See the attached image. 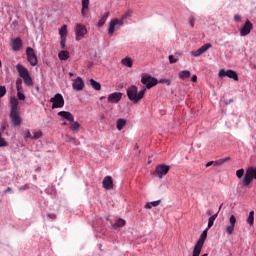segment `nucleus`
Here are the masks:
<instances>
[{
  "label": "nucleus",
  "instance_id": "nucleus-1",
  "mask_svg": "<svg viewBox=\"0 0 256 256\" xmlns=\"http://www.w3.org/2000/svg\"><path fill=\"white\" fill-rule=\"evenodd\" d=\"M129 17H131V11H127L125 14L121 16L120 19L119 18L112 19L109 23L108 35H110V37H113V33L121 29V27L125 25V19Z\"/></svg>",
  "mask_w": 256,
  "mask_h": 256
},
{
  "label": "nucleus",
  "instance_id": "nucleus-2",
  "mask_svg": "<svg viewBox=\"0 0 256 256\" xmlns=\"http://www.w3.org/2000/svg\"><path fill=\"white\" fill-rule=\"evenodd\" d=\"M11 110H10V119L14 127H19L21 125V116H19V100L15 97L10 99Z\"/></svg>",
  "mask_w": 256,
  "mask_h": 256
},
{
  "label": "nucleus",
  "instance_id": "nucleus-3",
  "mask_svg": "<svg viewBox=\"0 0 256 256\" xmlns=\"http://www.w3.org/2000/svg\"><path fill=\"white\" fill-rule=\"evenodd\" d=\"M145 91H147V89L144 88L139 91L137 86L132 85L127 89V97L132 103H139V101L145 97Z\"/></svg>",
  "mask_w": 256,
  "mask_h": 256
},
{
  "label": "nucleus",
  "instance_id": "nucleus-4",
  "mask_svg": "<svg viewBox=\"0 0 256 256\" xmlns=\"http://www.w3.org/2000/svg\"><path fill=\"white\" fill-rule=\"evenodd\" d=\"M253 179H256V167H249L240 183L242 187H249L253 183Z\"/></svg>",
  "mask_w": 256,
  "mask_h": 256
},
{
  "label": "nucleus",
  "instance_id": "nucleus-5",
  "mask_svg": "<svg viewBox=\"0 0 256 256\" xmlns=\"http://www.w3.org/2000/svg\"><path fill=\"white\" fill-rule=\"evenodd\" d=\"M207 229L202 232L200 238L198 239L197 243L194 246L192 256H200L201 251L203 249V245H205V239H207Z\"/></svg>",
  "mask_w": 256,
  "mask_h": 256
},
{
  "label": "nucleus",
  "instance_id": "nucleus-6",
  "mask_svg": "<svg viewBox=\"0 0 256 256\" xmlns=\"http://www.w3.org/2000/svg\"><path fill=\"white\" fill-rule=\"evenodd\" d=\"M50 103H52V109H61V107L65 106V99L63 95L57 93L50 99Z\"/></svg>",
  "mask_w": 256,
  "mask_h": 256
},
{
  "label": "nucleus",
  "instance_id": "nucleus-7",
  "mask_svg": "<svg viewBox=\"0 0 256 256\" xmlns=\"http://www.w3.org/2000/svg\"><path fill=\"white\" fill-rule=\"evenodd\" d=\"M141 83L143 85H146V89H151L152 87H155L159 82L156 78L151 77V75H143L141 78Z\"/></svg>",
  "mask_w": 256,
  "mask_h": 256
},
{
  "label": "nucleus",
  "instance_id": "nucleus-8",
  "mask_svg": "<svg viewBox=\"0 0 256 256\" xmlns=\"http://www.w3.org/2000/svg\"><path fill=\"white\" fill-rule=\"evenodd\" d=\"M26 55H27V61L32 65V67L37 66L38 60H37V54H35V50L33 48L28 47L26 49Z\"/></svg>",
  "mask_w": 256,
  "mask_h": 256
},
{
  "label": "nucleus",
  "instance_id": "nucleus-9",
  "mask_svg": "<svg viewBox=\"0 0 256 256\" xmlns=\"http://www.w3.org/2000/svg\"><path fill=\"white\" fill-rule=\"evenodd\" d=\"M171 169V166L167 164H159L156 166V174L158 175L159 179H163L165 175L169 173V170Z\"/></svg>",
  "mask_w": 256,
  "mask_h": 256
},
{
  "label": "nucleus",
  "instance_id": "nucleus-10",
  "mask_svg": "<svg viewBox=\"0 0 256 256\" xmlns=\"http://www.w3.org/2000/svg\"><path fill=\"white\" fill-rule=\"evenodd\" d=\"M219 77H229V79H233L234 81H239V75H237V72L233 70H227L221 69L218 73Z\"/></svg>",
  "mask_w": 256,
  "mask_h": 256
},
{
  "label": "nucleus",
  "instance_id": "nucleus-11",
  "mask_svg": "<svg viewBox=\"0 0 256 256\" xmlns=\"http://www.w3.org/2000/svg\"><path fill=\"white\" fill-rule=\"evenodd\" d=\"M253 30V23L249 20H246L243 27L240 29V36L241 37H247L249 33Z\"/></svg>",
  "mask_w": 256,
  "mask_h": 256
},
{
  "label": "nucleus",
  "instance_id": "nucleus-12",
  "mask_svg": "<svg viewBox=\"0 0 256 256\" xmlns=\"http://www.w3.org/2000/svg\"><path fill=\"white\" fill-rule=\"evenodd\" d=\"M87 35V27L83 24L76 25V41H81Z\"/></svg>",
  "mask_w": 256,
  "mask_h": 256
},
{
  "label": "nucleus",
  "instance_id": "nucleus-13",
  "mask_svg": "<svg viewBox=\"0 0 256 256\" xmlns=\"http://www.w3.org/2000/svg\"><path fill=\"white\" fill-rule=\"evenodd\" d=\"M211 47V43H206L203 46H201L198 50L191 51L190 54L192 55V57H201V55H203V53H205L206 51H209Z\"/></svg>",
  "mask_w": 256,
  "mask_h": 256
},
{
  "label": "nucleus",
  "instance_id": "nucleus-14",
  "mask_svg": "<svg viewBox=\"0 0 256 256\" xmlns=\"http://www.w3.org/2000/svg\"><path fill=\"white\" fill-rule=\"evenodd\" d=\"M72 87L74 91H83V88L85 87V82H83V78L77 77L72 83Z\"/></svg>",
  "mask_w": 256,
  "mask_h": 256
},
{
  "label": "nucleus",
  "instance_id": "nucleus-15",
  "mask_svg": "<svg viewBox=\"0 0 256 256\" xmlns=\"http://www.w3.org/2000/svg\"><path fill=\"white\" fill-rule=\"evenodd\" d=\"M123 94L120 92H114L108 96L109 103H119Z\"/></svg>",
  "mask_w": 256,
  "mask_h": 256
},
{
  "label": "nucleus",
  "instance_id": "nucleus-16",
  "mask_svg": "<svg viewBox=\"0 0 256 256\" xmlns=\"http://www.w3.org/2000/svg\"><path fill=\"white\" fill-rule=\"evenodd\" d=\"M16 69H17V71L19 73V76L22 79L30 75L29 74V70L25 66H23L22 64H17L16 65Z\"/></svg>",
  "mask_w": 256,
  "mask_h": 256
},
{
  "label": "nucleus",
  "instance_id": "nucleus-17",
  "mask_svg": "<svg viewBox=\"0 0 256 256\" xmlns=\"http://www.w3.org/2000/svg\"><path fill=\"white\" fill-rule=\"evenodd\" d=\"M58 116L62 117V119H66V121H70V123H73V121H75V117L73 116V114H71V112L60 111L58 112Z\"/></svg>",
  "mask_w": 256,
  "mask_h": 256
},
{
  "label": "nucleus",
  "instance_id": "nucleus-18",
  "mask_svg": "<svg viewBox=\"0 0 256 256\" xmlns=\"http://www.w3.org/2000/svg\"><path fill=\"white\" fill-rule=\"evenodd\" d=\"M102 185L106 190L113 189V178L111 176L104 177Z\"/></svg>",
  "mask_w": 256,
  "mask_h": 256
},
{
  "label": "nucleus",
  "instance_id": "nucleus-19",
  "mask_svg": "<svg viewBox=\"0 0 256 256\" xmlns=\"http://www.w3.org/2000/svg\"><path fill=\"white\" fill-rule=\"evenodd\" d=\"M13 51H21V47H23V41L21 38H16L11 40Z\"/></svg>",
  "mask_w": 256,
  "mask_h": 256
},
{
  "label": "nucleus",
  "instance_id": "nucleus-20",
  "mask_svg": "<svg viewBox=\"0 0 256 256\" xmlns=\"http://www.w3.org/2000/svg\"><path fill=\"white\" fill-rule=\"evenodd\" d=\"M87 9H89V0H82L81 14L83 17H87Z\"/></svg>",
  "mask_w": 256,
  "mask_h": 256
},
{
  "label": "nucleus",
  "instance_id": "nucleus-21",
  "mask_svg": "<svg viewBox=\"0 0 256 256\" xmlns=\"http://www.w3.org/2000/svg\"><path fill=\"white\" fill-rule=\"evenodd\" d=\"M107 19H109V12H105L98 21V27H103L105 23H107Z\"/></svg>",
  "mask_w": 256,
  "mask_h": 256
},
{
  "label": "nucleus",
  "instance_id": "nucleus-22",
  "mask_svg": "<svg viewBox=\"0 0 256 256\" xmlns=\"http://www.w3.org/2000/svg\"><path fill=\"white\" fill-rule=\"evenodd\" d=\"M125 125H127V120L119 118L116 122V129H118V131H122Z\"/></svg>",
  "mask_w": 256,
  "mask_h": 256
},
{
  "label": "nucleus",
  "instance_id": "nucleus-23",
  "mask_svg": "<svg viewBox=\"0 0 256 256\" xmlns=\"http://www.w3.org/2000/svg\"><path fill=\"white\" fill-rule=\"evenodd\" d=\"M178 77L184 81V79H189V77H191V72L189 70L180 71Z\"/></svg>",
  "mask_w": 256,
  "mask_h": 256
},
{
  "label": "nucleus",
  "instance_id": "nucleus-24",
  "mask_svg": "<svg viewBox=\"0 0 256 256\" xmlns=\"http://www.w3.org/2000/svg\"><path fill=\"white\" fill-rule=\"evenodd\" d=\"M217 217H219V212H217L216 214L212 215L209 219H208V226H207V230L211 229V227H213L214 223H215V219H217Z\"/></svg>",
  "mask_w": 256,
  "mask_h": 256
},
{
  "label": "nucleus",
  "instance_id": "nucleus-25",
  "mask_svg": "<svg viewBox=\"0 0 256 256\" xmlns=\"http://www.w3.org/2000/svg\"><path fill=\"white\" fill-rule=\"evenodd\" d=\"M58 58L60 59V61H67V59H69V51L62 50L61 52H59Z\"/></svg>",
  "mask_w": 256,
  "mask_h": 256
},
{
  "label": "nucleus",
  "instance_id": "nucleus-26",
  "mask_svg": "<svg viewBox=\"0 0 256 256\" xmlns=\"http://www.w3.org/2000/svg\"><path fill=\"white\" fill-rule=\"evenodd\" d=\"M59 35H60V39H67V25L64 24L59 29Z\"/></svg>",
  "mask_w": 256,
  "mask_h": 256
},
{
  "label": "nucleus",
  "instance_id": "nucleus-27",
  "mask_svg": "<svg viewBox=\"0 0 256 256\" xmlns=\"http://www.w3.org/2000/svg\"><path fill=\"white\" fill-rule=\"evenodd\" d=\"M80 127H81V124H80L79 122L73 121V122L70 124V129H71V131H73L74 133H79Z\"/></svg>",
  "mask_w": 256,
  "mask_h": 256
},
{
  "label": "nucleus",
  "instance_id": "nucleus-28",
  "mask_svg": "<svg viewBox=\"0 0 256 256\" xmlns=\"http://www.w3.org/2000/svg\"><path fill=\"white\" fill-rule=\"evenodd\" d=\"M160 204H161V200L148 202L145 205V209H153V207H159Z\"/></svg>",
  "mask_w": 256,
  "mask_h": 256
},
{
  "label": "nucleus",
  "instance_id": "nucleus-29",
  "mask_svg": "<svg viewBox=\"0 0 256 256\" xmlns=\"http://www.w3.org/2000/svg\"><path fill=\"white\" fill-rule=\"evenodd\" d=\"M23 81L27 87H33V78H31V74H28V76H25L23 78Z\"/></svg>",
  "mask_w": 256,
  "mask_h": 256
},
{
  "label": "nucleus",
  "instance_id": "nucleus-30",
  "mask_svg": "<svg viewBox=\"0 0 256 256\" xmlns=\"http://www.w3.org/2000/svg\"><path fill=\"white\" fill-rule=\"evenodd\" d=\"M90 85L95 89V91H101V83L95 81L94 79H90Z\"/></svg>",
  "mask_w": 256,
  "mask_h": 256
},
{
  "label": "nucleus",
  "instance_id": "nucleus-31",
  "mask_svg": "<svg viewBox=\"0 0 256 256\" xmlns=\"http://www.w3.org/2000/svg\"><path fill=\"white\" fill-rule=\"evenodd\" d=\"M247 223H248V225H253V223H255V212L254 211L249 212V216L247 218Z\"/></svg>",
  "mask_w": 256,
  "mask_h": 256
},
{
  "label": "nucleus",
  "instance_id": "nucleus-32",
  "mask_svg": "<svg viewBox=\"0 0 256 256\" xmlns=\"http://www.w3.org/2000/svg\"><path fill=\"white\" fill-rule=\"evenodd\" d=\"M121 63L125 67H133V60L131 58H124L122 59Z\"/></svg>",
  "mask_w": 256,
  "mask_h": 256
},
{
  "label": "nucleus",
  "instance_id": "nucleus-33",
  "mask_svg": "<svg viewBox=\"0 0 256 256\" xmlns=\"http://www.w3.org/2000/svg\"><path fill=\"white\" fill-rule=\"evenodd\" d=\"M113 229H117V228H119V227H125V220H123V219H118L117 221H116V223H114L113 224Z\"/></svg>",
  "mask_w": 256,
  "mask_h": 256
},
{
  "label": "nucleus",
  "instance_id": "nucleus-34",
  "mask_svg": "<svg viewBox=\"0 0 256 256\" xmlns=\"http://www.w3.org/2000/svg\"><path fill=\"white\" fill-rule=\"evenodd\" d=\"M16 89H17V93L23 92V80L21 79L16 80Z\"/></svg>",
  "mask_w": 256,
  "mask_h": 256
},
{
  "label": "nucleus",
  "instance_id": "nucleus-35",
  "mask_svg": "<svg viewBox=\"0 0 256 256\" xmlns=\"http://www.w3.org/2000/svg\"><path fill=\"white\" fill-rule=\"evenodd\" d=\"M211 165H214L215 167H218L219 165H223V162H218V161H210L208 162L205 167H211Z\"/></svg>",
  "mask_w": 256,
  "mask_h": 256
},
{
  "label": "nucleus",
  "instance_id": "nucleus-36",
  "mask_svg": "<svg viewBox=\"0 0 256 256\" xmlns=\"http://www.w3.org/2000/svg\"><path fill=\"white\" fill-rule=\"evenodd\" d=\"M5 95H7V88L5 86L0 85V99L2 97H5Z\"/></svg>",
  "mask_w": 256,
  "mask_h": 256
},
{
  "label": "nucleus",
  "instance_id": "nucleus-37",
  "mask_svg": "<svg viewBox=\"0 0 256 256\" xmlns=\"http://www.w3.org/2000/svg\"><path fill=\"white\" fill-rule=\"evenodd\" d=\"M41 137H43V132L36 131L33 133L32 139H41Z\"/></svg>",
  "mask_w": 256,
  "mask_h": 256
},
{
  "label": "nucleus",
  "instance_id": "nucleus-38",
  "mask_svg": "<svg viewBox=\"0 0 256 256\" xmlns=\"http://www.w3.org/2000/svg\"><path fill=\"white\" fill-rule=\"evenodd\" d=\"M67 142L73 143L74 145H79V141L73 137L67 136Z\"/></svg>",
  "mask_w": 256,
  "mask_h": 256
},
{
  "label": "nucleus",
  "instance_id": "nucleus-39",
  "mask_svg": "<svg viewBox=\"0 0 256 256\" xmlns=\"http://www.w3.org/2000/svg\"><path fill=\"white\" fill-rule=\"evenodd\" d=\"M243 175H245V170L243 168L236 171V176L238 179H241Z\"/></svg>",
  "mask_w": 256,
  "mask_h": 256
},
{
  "label": "nucleus",
  "instance_id": "nucleus-40",
  "mask_svg": "<svg viewBox=\"0 0 256 256\" xmlns=\"http://www.w3.org/2000/svg\"><path fill=\"white\" fill-rule=\"evenodd\" d=\"M233 231H235V226H227L226 227V233H228V235H233Z\"/></svg>",
  "mask_w": 256,
  "mask_h": 256
},
{
  "label": "nucleus",
  "instance_id": "nucleus-41",
  "mask_svg": "<svg viewBox=\"0 0 256 256\" xmlns=\"http://www.w3.org/2000/svg\"><path fill=\"white\" fill-rule=\"evenodd\" d=\"M24 138L25 139H33V134L29 130L24 131Z\"/></svg>",
  "mask_w": 256,
  "mask_h": 256
},
{
  "label": "nucleus",
  "instance_id": "nucleus-42",
  "mask_svg": "<svg viewBox=\"0 0 256 256\" xmlns=\"http://www.w3.org/2000/svg\"><path fill=\"white\" fill-rule=\"evenodd\" d=\"M230 225L235 227V223H237V218H235V215H231L229 219Z\"/></svg>",
  "mask_w": 256,
  "mask_h": 256
},
{
  "label": "nucleus",
  "instance_id": "nucleus-43",
  "mask_svg": "<svg viewBox=\"0 0 256 256\" xmlns=\"http://www.w3.org/2000/svg\"><path fill=\"white\" fill-rule=\"evenodd\" d=\"M158 83H162L165 85H171V79H160Z\"/></svg>",
  "mask_w": 256,
  "mask_h": 256
},
{
  "label": "nucleus",
  "instance_id": "nucleus-44",
  "mask_svg": "<svg viewBox=\"0 0 256 256\" xmlns=\"http://www.w3.org/2000/svg\"><path fill=\"white\" fill-rule=\"evenodd\" d=\"M60 47L61 49H65V44L67 43V38H60Z\"/></svg>",
  "mask_w": 256,
  "mask_h": 256
},
{
  "label": "nucleus",
  "instance_id": "nucleus-45",
  "mask_svg": "<svg viewBox=\"0 0 256 256\" xmlns=\"http://www.w3.org/2000/svg\"><path fill=\"white\" fill-rule=\"evenodd\" d=\"M168 59H169V63H171V64L177 63V61H178V59L175 58V56H173V55H169Z\"/></svg>",
  "mask_w": 256,
  "mask_h": 256
},
{
  "label": "nucleus",
  "instance_id": "nucleus-46",
  "mask_svg": "<svg viewBox=\"0 0 256 256\" xmlns=\"http://www.w3.org/2000/svg\"><path fill=\"white\" fill-rule=\"evenodd\" d=\"M17 97L20 101H25V94L23 92H17Z\"/></svg>",
  "mask_w": 256,
  "mask_h": 256
},
{
  "label": "nucleus",
  "instance_id": "nucleus-47",
  "mask_svg": "<svg viewBox=\"0 0 256 256\" xmlns=\"http://www.w3.org/2000/svg\"><path fill=\"white\" fill-rule=\"evenodd\" d=\"M0 147H7V141H5V138L0 136Z\"/></svg>",
  "mask_w": 256,
  "mask_h": 256
},
{
  "label": "nucleus",
  "instance_id": "nucleus-48",
  "mask_svg": "<svg viewBox=\"0 0 256 256\" xmlns=\"http://www.w3.org/2000/svg\"><path fill=\"white\" fill-rule=\"evenodd\" d=\"M189 24L190 27H195V18H190Z\"/></svg>",
  "mask_w": 256,
  "mask_h": 256
},
{
  "label": "nucleus",
  "instance_id": "nucleus-49",
  "mask_svg": "<svg viewBox=\"0 0 256 256\" xmlns=\"http://www.w3.org/2000/svg\"><path fill=\"white\" fill-rule=\"evenodd\" d=\"M234 21H236V23L239 22V21H241V17H240L238 14H236V15L234 16Z\"/></svg>",
  "mask_w": 256,
  "mask_h": 256
},
{
  "label": "nucleus",
  "instance_id": "nucleus-50",
  "mask_svg": "<svg viewBox=\"0 0 256 256\" xmlns=\"http://www.w3.org/2000/svg\"><path fill=\"white\" fill-rule=\"evenodd\" d=\"M191 80L193 83H197V75H193Z\"/></svg>",
  "mask_w": 256,
  "mask_h": 256
},
{
  "label": "nucleus",
  "instance_id": "nucleus-51",
  "mask_svg": "<svg viewBox=\"0 0 256 256\" xmlns=\"http://www.w3.org/2000/svg\"><path fill=\"white\" fill-rule=\"evenodd\" d=\"M48 217H49L50 219H56L57 215H55V214H49Z\"/></svg>",
  "mask_w": 256,
  "mask_h": 256
},
{
  "label": "nucleus",
  "instance_id": "nucleus-52",
  "mask_svg": "<svg viewBox=\"0 0 256 256\" xmlns=\"http://www.w3.org/2000/svg\"><path fill=\"white\" fill-rule=\"evenodd\" d=\"M11 191H12V188L8 187L6 190H4V193H11Z\"/></svg>",
  "mask_w": 256,
  "mask_h": 256
},
{
  "label": "nucleus",
  "instance_id": "nucleus-53",
  "mask_svg": "<svg viewBox=\"0 0 256 256\" xmlns=\"http://www.w3.org/2000/svg\"><path fill=\"white\" fill-rule=\"evenodd\" d=\"M230 159H231V158L226 157V158H224V159H221L220 161H230Z\"/></svg>",
  "mask_w": 256,
  "mask_h": 256
},
{
  "label": "nucleus",
  "instance_id": "nucleus-54",
  "mask_svg": "<svg viewBox=\"0 0 256 256\" xmlns=\"http://www.w3.org/2000/svg\"><path fill=\"white\" fill-rule=\"evenodd\" d=\"M134 149H139V145L136 144V145L134 146Z\"/></svg>",
  "mask_w": 256,
  "mask_h": 256
},
{
  "label": "nucleus",
  "instance_id": "nucleus-55",
  "mask_svg": "<svg viewBox=\"0 0 256 256\" xmlns=\"http://www.w3.org/2000/svg\"><path fill=\"white\" fill-rule=\"evenodd\" d=\"M69 75H70V77H73V73L70 72Z\"/></svg>",
  "mask_w": 256,
  "mask_h": 256
},
{
  "label": "nucleus",
  "instance_id": "nucleus-56",
  "mask_svg": "<svg viewBox=\"0 0 256 256\" xmlns=\"http://www.w3.org/2000/svg\"><path fill=\"white\" fill-rule=\"evenodd\" d=\"M62 125H64V126L67 125V122H64Z\"/></svg>",
  "mask_w": 256,
  "mask_h": 256
},
{
  "label": "nucleus",
  "instance_id": "nucleus-57",
  "mask_svg": "<svg viewBox=\"0 0 256 256\" xmlns=\"http://www.w3.org/2000/svg\"><path fill=\"white\" fill-rule=\"evenodd\" d=\"M202 256H209V254H203Z\"/></svg>",
  "mask_w": 256,
  "mask_h": 256
},
{
  "label": "nucleus",
  "instance_id": "nucleus-58",
  "mask_svg": "<svg viewBox=\"0 0 256 256\" xmlns=\"http://www.w3.org/2000/svg\"><path fill=\"white\" fill-rule=\"evenodd\" d=\"M222 205L219 207V211H221Z\"/></svg>",
  "mask_w": 256,
  "mask_h": 256
},
{
  "label": "nucleus",
  "instance_id": "nucleus-59",
  "mask_svg": "<svg viewBox=\"0 0 256 256\" xmlns=\"http://www.w3.org/2000/svg\"><path fill=\"white\" fill-rule=\"evenodd\" d=\"M0 137H1V133H0Z\"/></svg>",
  "mask_w": 256,
  "mask_h": 256
}]
</instances>
